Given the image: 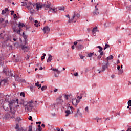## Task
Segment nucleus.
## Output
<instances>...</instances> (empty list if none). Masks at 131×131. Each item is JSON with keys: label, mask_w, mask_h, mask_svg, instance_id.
I'll return each instance as SVG.
<instances>
[{"label": "nucleus", "mask_w": 131, "mask_h": 131, "mask_svg": "<svg viewBox=\"0 0 131 131\" xmlns=\"http://www.w3.org/2000/svg\"><path fill=\"white\" fill-rule=\"evenodd\" d=\"M78 116H80V117H82V113L80 112L79 108L77 110V112L75 113V117H78Z\"/></svg>", "instance_id": "obj_8"}, {"label": "nucleus", "mask_w": 131, "mask_h": 131, "mask_svg": "<svg viewBox=\"0 0 131 131\" xmlns=\"http://www.w3.org/2000/svg\"><path fill=\"white\" fill-rule=\"evenodd\" d=\"M70 108L72 110V113H73V111H74V109L73 108V107L72 106H70Z\"/></svg>", "instance_id": "obj_44"}, {"label": "nucleus", "mask_w": 131, "mask_h": 131, "mask_svg": "<svg viewBox=\"0 0 131 131\" xmlns=\"http://www.w3.org/2000/svg\"><path fill=\"white\" fill-rule=\"evenodd\" d=\"M20 120H21V119L20 118V117H17L16 119V121H17L18 122H19Z\"/></svg>", "instance_id": "obj_39"}, {"label": "nucleus", "mask_w": 131, "mask_h": 131, "mask_svg": "<svg viewBox=\"0 0 131 131\" xmlns=\"http://www.w3.org/2000/svg\"><path fill=\"white\" fill-rule=\"evenodd\" d=\"M41 91H45V90H47V86H43L41 88Z\"/></svg>", "instance_id": "obj_30"}, {"label": "nucleus", "mask_w": 131, "mask_h": 131, "mask_svg": "<svg viewBox=\"0 0 131 131\" xmlns=\"http://www.w3.org/2000/svg\"><path fill=\"white\" fill-rule=\"evenodd\" d=\"M29 120H31V121H33L32 120V117L31 116H30L29 118H28Z\"/></svg>", "instance_id": "obj_43"}, {"label": "nucleus", "mask_w": 131, "mask_h": 131, "mask_svg": "<svg viewBox=\"0 0 131 131\" xmlns=\"http://www.w3.org/2000/svg\"><path fill=\"white\" fill-rule=\"evenodd\" d=\"M103 51H102L101 52H100V56H103Z\"/></svg>", "instance_id": "obj_64"}, {"label": "nucleus", "mask_w": 131, "mask_h": 131, "mask_svg": "<svg viewBox=\"0 0 131 131\" xmlns=\"http://www.w3.org/2000/svg\"><path fill=\"white\" fill-rule=\"evenodd\" d=\"M3 82H5V81L2 80L1 81H0V85L2 84V83H3Z\"/></svg>", "instance_id": "obj_56"}, {"label": "nucleus", "mask_w": 131, "mask_h": 131, "mask_svg": "<svg viewBox=\"0 0 131 131\" xmlns=\"http://www.w3.org/2000/svg\"><path fill=\"white\" fill-rule=\"evenodd\" d=\"M45 56H46V53H43V56H41V61H43V60H45Z\"/></svg>", "instance_id": "obj_28"}, {"label": "nucleus", "mask_w": 131, "mask_h": 131, "mask_svg": "<svg viewBox=\"0 0 131 131\" xmlns=\"http://www.w3.org/2000/svg\"><path fill=\"white\" fill-rule=\"evenodd\" d=\"M36 124H41V122H36Z\"/></svg>", "instance_id": "obj_51"}, {"label": "nucleus", "mask_w": 131, "mask_h": 131, "mask_svg": "<svg viewBox=\"0 0 131 131\" xmlns=\"http://www.w3.org/2000/svg\"><path fill=\"white\" fill-rule=\"evenodd\" d=\"M97 71L98 72L99 74L101 73V70H97Z\"/></svg>", "instance_id": "obj_62"}, {"label": "nucleus", "mask_w": 131, "mask_h": 131, "mask_svg": "<svg viewBox=\"0 0 131 131\" xmlns=\"http://www.w3.org/2000/svg\"><path fill=\"white\" fill-rule=\"evenodd\" d=\"M15 129H19V124H16L15 126Z\"/></svg>", "instance_id": "obj_40"}, {"label": "nucleus", "mask_w": 131, "mask_h": 131, "mask_svg": "<svg viewBox=\"0 0 131 131\" xmlns=\"http://www.w3.org/2000/svg\"><path fill=\"white\" fill-rule=\"evenodd\" d=\"M98 27H95L94 28H93L92 30V33L94 36H96V32L98 31Z\"/></svg>", "instance_id": "obj_12"}, {"label": "nucleus", "mask_w": 131, "mask_h": 131, "mask_svg": "<svg viewBox=\"0 0 131 131\" xmlns=\"http://www.w3.org/2000/svg\"><path fill=\"white\" fill-rule=\"evenodd\" d=\"M37 11H39V9H41L42 8V4L41 3H36Z\"/></svg>", "instance_id": "obj_9"}, {"label": "nucleus", "mask_w": 131, "mask_h": 131, "mask_svg": "<svg viewBox=\"0 0 131 131\" xmlns=\"http://www.w3.org/2000/svg\"><path fill=\"white\" fill-rule=\"evenodd\" d=\"M22 6H24V7H26V6H27V2H23Z\"/></svg>", "instance_id": "obj_37"}, {"label": "nucleus", "mask_w": 131, "mask_h": 131, "mask_svg": "<svg viewBox=\"0 0 131 131\" xmlns=\"http://www.w3.org/2000/svg\"><path fill=\"white\" fill-rule=\"evenodd\" d=\"M93 14L94 16H98V15H99V12H97V10H95L93 12Z\"/></svg>", "instance_id": "obj_24"}, {"label": "nucleus", "mask_w": 131, "mask_h": 131, "mask_svg": "<svg viewBox=\"0 0 131 131\" xmlns=\"http://www.w3.org/2000/svg\"><path fill=\"white\" fill-rule=\"evenodd\" d=\"M38 130L41 131V128L40 127V124L38 125Z\"/></svg>", "instance_id": "obj_34"}, {"label": "nucleus", "mask_w": 131, "mask_h": 131, "mask_svg": "<svg viewBox=\"0 0 131 131\" xmlns=\"http://www.w3.org/2000/svg\"><path fill=\"white\" fill-rule=\"evenodd\" d=\"M23 37L25 39V42H26V39H27V36L26 35H25L24 32L23 33Z\"/></svg>", "instance_id": "obj_26"}, {"label": "nucleus", "mask_w": 131, "mask_h": 131, "mask_svg": "<svg viewBox=\"0 0 131 131\" xmlns=\"http://www.w3.org/2000/svg\"><path fill=\"white\" fill-rule=\"evenodd\" d=\"M80 59H83V58H84V56L81 55V56H80Z\"/></svg>", "instance_id": "obj_55"}, {"label": "nucleus", "mask_w": 131, "mask_h": 131, "mask_svg": "<svg viewBox=\"0 0 131 131\" xmlns=\"http://www.w3.org/2000/svg\"><path fill=\"white\" fill-rule=\"evenodd\" d=\"M108 48H110V46L108 44H105V47L103 49L106 50V49H108Z\"/></svg>", "instance_id": "obj_27"}, {"label": "nucleus", "mask_w": 131, "mask_h": 131, "mask_svg": "<svg viewBox=\"0 0 131 131\" xmlns=\"http://www.w3.org/2000/svg\"><path fill=\"white\" fill-rule=\"evenodd\" d=\"M21 49L24 50V52H28V47H27V46H24L22 47Z\"/></svg>", "instance_id": "obj_14"}, {"label": "nucleus", "mask_w": 131, "mask_h": 131, "mask_svg": "<svg viewBox=\"0 0 131 131\" xmlns=\"http://www.w3.org/2000/svg\"><path fill=\"white\" fill-rule=\"evenodd\" d=\"M21 33V30H18V31H17V33L18 34H20V33Z\"/></svg>", "instance_id": "obj_52"}, {"label": "nucleus", "mask_w": 131, "mask_h": 131, "mask_svg": "<svg viewBox=\"0 0 131 131\" xmlns=\"http://www.w3.org/2000/svg\"><path fill=\"white\" fill-rule=\"evenodd\" d=\"M126 131H131V128H128Z\"/></svg>", "instance_id": "obj_63"}, {"label": "nucleus", "mask_w": 131, "mask_h": 131, "mask_svg": "<svg viewBox=\"0 0 131 131\" xmlns=\"http://www.w3.org/2000/svg\"><path fill=\"white\" fill-rule=\"evenodd\" d=\"M113 59V56L110 55V56L107 57L106 58V60H107V62H108V61H109V60H112Z\"/></svg>", "instance_id": "obj_20"}, {"label": "nucleus", "mask_w": 131, "mask_h": 131, "mask_svg": "<svg viewBox=\"0 0 131 131\" xmlns=\"http://www.w3.org/2000/svg\"><path fill=\"white\" fill-rule=\"evenodd\" d=\"M57 101H62V100H61V97L59 98L58 99H57Z\"/></svg>", "instance_id": "obj_57"}, {"label": "nucleus", "mask_w": 131, "mask_h": 131, "mask_svg": "<svg viewBox=\"0 0 131 131\" xmlns=\"http://www.w3.org/2000/svg\"><path fill=\"white\" fill-rule=\"evenodd\" d=\"M128 106H130V107H131V100H129L128 101Z\"/></svg>", "instance_id": "obj_42"}, {"label": "nucleus", "mask_w": 131, "mask_h": 131, "mask_svg": "<svg viewBox=\"0 0 131 131\" xmlns=\"http://www.w3.org/2000/svg\"><path fill=\"white\" fill-rule=\"evenodd\" d=\"M50 12H52V13L55 14V13H57V12H58V10H57V8L55 9L50 8V10L48 11V13H50Z\"/></svg>", "instance_id": "obj_13"}, {"label": "nucleus", "mask_w": 131, "mask_h": 131, "mask_svg": "<svg viewBox=\"0 0 131 131\" xmlns=\"http://www.w3.org/2000/svg\"><path fill=\"white\" fill-rule=\"evenodd\" d=\"M20 95L22 96V97H25V93H24V92H21Z\"/></svg>", "instance_id": "obj_35"}, {"label": "nucleus", "mask_w": 131, "mask_h": 131, "mask_svg": "<svg viewBox=\"0 0 131 131\" xmlns=\"http://www.w3.org/2000/svg\"><path fill=\"white\" fill-rule=\"evenodd\" d=\"M2 47L3 48H10L11 47V45H9V44H8V43H7V41H4L2 43Z\"/></svg>", "instance_id": "obj_11"}, {"label": "nucleus", "mask_w": 131, "mask_h": 131, "mask_svg": "<svg viewBox=\"0 0 131 131\" xmlns=\"http://www.w3.org/2000/svg\"><path fill=\"white\" fill-rule=\"evenodd\" d=\"M52 55L49 54L48 55V59H47V62H51V61H52Z\"/></svg>", "instance_id": "obj_17"}, {"label": "nucleus", "mask_w": 131, "mask_h": 131, "mask_svg": "<svg viewBox=\"0 0 131 131\" xmlns=\"http://www.w3.org/2000/svg\"><path fill=\"white\" fill-rule=\"evenodd\" d=\"M7 12H9V9L5 8V10H2V15H5Z\"/></svg>", "instance_id": "obj_15"}, {"label": "nucleus", "mask_w": 131, "mask_h": 131, "mask_svg": "<svg viewBox=\"0 0 131 131\" xmlns=\"http://www.w3.org/2000/svg\"><path fill=\"white\" fill-rule=\"evenodd\" d=\"M74 75V76H78V73H75Z\"/></svg>", "instance_id": "obj_47"}, {"label": "nucleus", "mask_w": 131, "mask_h": 131, "mask_svg": "<svg viewBox=\"0 0 131 131\" xmlns=\"http://www.w3.org/2000/svg\"><path fill=\"white\" fill-rule=\"evenodd\" d=\"M108 65H109V61H107L105 65H103L102 66V72L105 71V70H106V69L108 68Z\"/></svg>", "instance_id": "obj_10"}, {"label": "nucleus", "mask_w": 131, "mask_h": 131, "mask_svg": "<svg viewBox=\"0 0 131 131\" xmlns=\"http://www.w3.org/2000/svg\"><path fill=\"white\" fill-rule=\"evenodd\" d=\"M3 64H4V58L0 57V65L3 66Z\"/></svg>", "instance_id": "obj_21"}, {"label": "nucleus", "mask_w": 131, "mask_h": 131, "mask_svg": "<svg viewBox=\"0 0 131 131\" xmlns=\"http://www.w3.org/2000/svg\"><path fill=\"white\" fill-rule=\"evenodd\" d=\"M85 111H86V112H87V113H89V107L88 106H86L85 108Z\"/></svg>", "instance_id": "obj_36"}, {"label": "nucleus", "mask_w": 131, "mask_h": 131, "mask_svg": "<svg viewBox=\"0 0 131 131\" xmlns=\"http://www.w3.org/2000/svg\"><path fill=\"white\" fill-rule=\"evenodd\" d=\"M117 69L118 70H120V67L119 66H118Z\"/></svg>", "instance_id": "obj_60"}, {"label": "nucleus", "mask_w": 131, "mask_h": 131, "mask_svg": "<svg viewBox=\"0 0 131 131\" xmlns=\"http://www.w3.org/2000/svg\"><path fill=\"white\" fill-rule=\"evenodd\" d=\"M36 101H33V100L28 102L27 104L25 105V110L29 111V112H31L32 111V108L34 106H36Z\"/></svg>", "instance_id": "obj_1"}, {"label": "nucleus", "mask_w": 131, "mask_h": 131, "mask_svg": "<svg viewBox=\"0 0 131 131\" xmlns=\"http://www.w3.org/2000/svg\"><path fill=\"white\" fill-rule=\"evenodd\" d=\"M67 18H69V19H70V16H69V14H68L66 15Z\"/></svg>", "instance_id": "obj_54"}, {"label": "nucleus", "mask_w": 131, "mask_h": 131, "mask_svg": "<svg viewBox=\"0 0 131 131\" xmlns=\"http://www.w3.org/2000/svg\"><path fill=\"white\" fill-rule=\"evenodd\" d=\"M65 113H66V116L67 117L71 113L70 110H67V111H65Z\"/></svg>", "instance_id": "obj_23"}, {"label": "nucleus", "mask_w": 131, "mask_h": 131, "mask_svg": "<svg viewBox=\"0 0 131 131\" xmlns=\"http://www.w3.org/2000/svg\"><path fill=\"white\" fill-rule=\"evenodd\" d=\"M93 55H94V53H90L88 54V57H89V58H91V57H92Z\"/></svg>", "instance_id": "obj_29"}, {"label": "nucleus", "mask_w": 131, "mask_h": 131, "mask_svg": "<svg viewBox=\"0 0 131 131\" xmlns=\"http://www.w3.org/2000/svg\"><path fill=\"white\" fill-rule=\"evenodd\" d=\"M4 18H0V23L4 22Z\"/></svg>", "instance_id": "obj_49"}, {"label": "nucleus", "mask_w": 131, "mask_h": 131, "mask_svg": "<svg viewBox=\"0 0 131 131\" xmlns=\"http://www.w3.org/2000/svg\"><path fill=\"white\" fill-rule=\"evenodd\" d=\"M74 48H75V45H73V46H72V50H74Z\"/></svg>", "instance_id": "obj_53"}, {"label": "nucleus", "mask_w": 131, "mask_h": 131, "mask_svg": "<svg viewBox=\"0 0 131 131\" xmlns=\"http://www.w3.org/2000/svg\"><path fill=\"white\" fill-rule=\"evenodd\" d=\"M12 28H13V31L14 32H16V28L14 27V26H12Z\"/></svg>", "instance_id": "obj_46"}, {"label": "nucleus", "mask_w": 131, "mask_h": 131, "mask_svg": "<svg viewBox=\"0 0 131 131\" xmlns=\"http://www.w3.org/2000/svg\"><path fill=\"white\" fill-rule=\"evenodd\" d=\"M95 11H98V7H97V6H95Z\"/></svg>", "instance_id": "obj_61"}, {"label": "nucleus", "mask_w": 131, "mask_h": 131, "mask_svg": "<svg viewBox=\"0 0 131 131\" xmlns=\"http://www.w3.org/2000/svg\"><path fill=\"white\" fill-rule=\"evenodd\" d=\"M50 30H51V29H50V27H49V26H45L43 28V31L45 34H46V33H49V32H50Z\"/></svg>", "instance_id": "obj_7"}, {"label": "nucleus", "mask_w": 131, "mask_h": 131, "mask_svg": "<svg viewBox=\"0 0 131 131\" xmlns=\"http://www.w3.org/2000/svg\"><path fill=\"white\" fill-rule=\"evenodd\" d=\"M102 51H103V49L101 48V49H99L98 50V52H99V53H101V52H103Z\"/></svg>", "instance_id": "obj_48"}, {"label": "nucleus", "mask_w": 131, "mask_h": 131, "mask_svg": "<svg viewBox=\"0 0 131 131\" xmlns=\"http://www.w3.org/2000/svg\"><path fill=\"white\" fill-rule=\"evenodd\" d=\"M76 45H77V42L75 41V42H74V46H76Z\"/></svg>", "instance_id": "obj_58"}, {"label": "nucleus", "mask_w": 131, "mask_h": 131, "mask_svg": "<svg viewBox=\"0 0 131 131\" xmlns=\"http://www.w3.org/2000/svg\"><path fill=\"white\" fill-rule=\"evenodd\" d=\"M69 97H70V95H68L66 94L64 95V98L65 99H66V100H68Z\"/></svg>", "instance_id": "obj_31"}, {"label": "nucleus", "mask_w": 131, "mask_h": 131, "mask_svg": "<svg viewBox=\"0 0 131 131\" xmlns=\"http://www.w3.org/2000/svg\"><path fill=\"white\" fill-rule=\"evenodd\" d=\"M79 17H80V15H79V14L74 13V15L72 16V18L71 19H69V23H72L73 22L75 23V22L77 21V19H78V18H79Z\"/></svg>", "instance_id": "obj_3"}, {"label": "nucleus", "mask_w": 131, "mask_h": 131, "mask_svg": "<svg viewBox=\"0 0 131 131\" xmlns=\"http://www.w3.org/2000/svg\"><path fill=\"white\" fill-rule=\"evenodd\" d=\"M82 48H83V47L81 45H78L77 46V50H81V49H82Z\"/></svg>", "instance_id": "obj_22"}, {"label": "nucleus", "mask_w": 131, "mask_h": 131, "mask_svg": "<svg viewBox=\"0 0 131 131\" xmlns=\"http://www.w3.org/2000/svg\"><path fill=\"white\" fill-rule=\"evenodd\" d=\"M51 70H52V71H54L55 77H58V76L57 75V74H60V73H61V71H59V70H58V69H55L54 68H51ZM56 72L57 74H56Z\"/></svg>", "instance_id": "obj_5"}, {"label": "nucleus", "mask_w": 131, "mask_h": 131, "mask_svg": "<svg viewBox=\"0 0 131 131\" xmlns=\"http://www.w3.org/2000/svg\"><path fill=\"white\" fill-rule=\"evenodd\" d=\"M18 101H19V99H16V101L12 100L10 101H8L9 107L10 108V115L12 114L14 115V113H16V110L13 108L15 107V103L16 102H17V104H18Z\"/></svg>", "instance_id": "obj_2"}, {"label": "nucleus", "mask_w": 131, "mask_h": 131, "mask_svg": "<svg viewBox=\"0 0 131 131\" xmlns=\"http://www.w3.org/2000/svg\"><path fill=\"white\" fill-rule=\"evenodd\" d=\"M13 17L15 19H16V18H17V14H15L13 15Z\"/></svg>", "instance_id": "obj_50"}, {"label": "nucleus", "mask_w": 131, "mask_h": 131, "mask_svg": "<svg viewBox=\"0 0 131 131\" xmlns=\"http://www.w3.org/2000/svg\"><path fill=\"white\" fill-rule=\"evenodd\" d=\"M123 73V70H119V74H122Z\"/></svg>", "instance_id": "obj_33"}, {"label": "nucleus", "mask_w": 131, "mask_h": 131, "mask_svg": "<svg viewBox=\"0 0 131 131\" xmlns=\"http://www.w3.org/2000/svg\"><path fill=\"white\" fill-rule=\"evenodd\" d=\"M82 99V96L79 97V96L77 97V99H72V103L73 105H74L75 107H77V105L78 103L80 102V100Z\"/></svg>", "instance_id": "obj_4"}, {"label": "nucleus", "mask_w": 131, "mask_h": 131, "mask_svg": "<svg viewBox=\"0 0 131 131\" xmlns=\"http://www.w3.org/2000/svg\"><path fill=\"white\" fill-rule=\"evenodd\" d=\"M28 131H32V125H30L29 126V130Z\"/></svg>", "instance_id": "obj_32"}, {"label": "nucleus", "mask_w": 131, "mask_h": 131, "mask_svg": "<svg viewBox=\"0 0 131 131\" xmlns=\"http://www.w3.org/2000/svg\"><path fill=\"white\" fill-rule=\"evenodd\" d=\"M101 58H102V56L99 55L97 57V60L99 61V60H101Z\"/></svg>", "instance_id": "obj_41"}, {"label": "nucleus", "mask_w": 131, "mask_h": 131, "mask_svg": "<svg viewBox=\"0 0 131 131\" xmlns=\"http://www.w3.org/2000/svg\"><path fill=\"white\" fill-rule=\"evenodd\" d=\"M45 7L46 8L45 10H48V9H50V7H51V3H48L47 5H45Z\"/></svg>", "instance_id": "obj_16"}, {"label": "nucleus", "mask_w": 131, "mask_h": 131, "mask_svg": "<svg viewBox=\"0 0 131 131\" xmlns=\"http://www.w3.org/2000/svg\"><path fill=\"white\" fill-rule=\"evenodd\" d=\"M6 118H15V113L11 115V110H10L9 114H6L5 115Z\"/></svg>", "instance_id": "obj_6"}, {"label": "nucleus", "mask_w": 131, "mask_h": 131, "mask_svg": "<svg viewBox=\"0 0 131 131\" xmlns=\"http://www.w3.org/2000/svg\"><path fill=\"white\" fill-rule=\"evenodd\" d=\"M14 14H15V11H11V15H12H12H14Z\"/></svg>", "instance_id": "obj_45"}, {"label": "nucleus", "mask_w": 131, "mask_h": 131, "mask_svg": "<svg viewBox=\"0 0 131 131\" xmlns=\"http://www.w3.org/2000/svg\"><path fill=\"white\" fill-rule=\"evenodd\" d=\"M24 26H25V25H24V24L19 23L18 27H19V29H21V28H22V27H24Z\"/></svg>", "instance_id": "obj_19"}, {"label": "nucleus", "mask_w": 131, "mask_h": 131, "mask_svg": "<svg viewBox=\"0 0 131 131\" xmlns=\"http://www.w3.org/2000/svg\"><path fill=\"white\" fill-rule=\"evenodd\" d=\"M114 77H115V75H113L111 76V78H112V79L114 78Z\"/></svg>", "instance_id": "obj_59"}, {"label": "nucleus", "mask_w": 131, "mask_h": 131, "mask_svg": "<svg viewBox=\"0 0 131 131\" xmlns=\"http://www.w3.org/2000/svg\"><path fill=\"white\" fill-rule=\"evenodd\" d=\"M35 86H37V88H41V84H39V82H37L35 84Z\"/></svg>", "instance_id": "obj_25"}, {"label": "nucleus", "mask_w": 131, "mask_h": 131, "mask_svg": "<svg viewBox=\"0 0 131 131\" xmlns=\"http://www.w3.org/2000/svg\"><path fill=\"white\" fill-rule=\"evenodd\" d=\"M64 10H65V7H60V8L59 9L60 11H64Z\"/></svg>", "instance_id": "obj_38"}, {"label": "nucleus", "mask_w": 131, "mask_h": 131, "mask_svg": "<svg viewBox=\"0 0 131 131\" xmlns=\"http://www.w3.org/2000/svg\"><path fill=\"white\" fill-rule=\"evenodd\" d=\"M14 76L15 78L16 81H18V82L20 81V77H19V76H18V75H15Z\"/></svg>", "instance_id": "obj_18"}]
</instances>
